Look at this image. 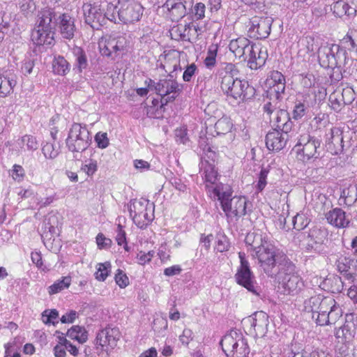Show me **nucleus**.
Listing matches in <instances>:
<instances>
[{
	"mask_svg": "<svg viewBox=\"0 0 357 357\" xmlns=\"http://www.w3.org/2000/svg\"><path fill=\"white\" fill-rule=\"evenodd\" d=\"M319 60L322 66L337 68L342 77H351L357 80V61L340 45L333 44L319 49Z\"/></svg>",
	"mask_w": 357,
	"mask_h": 357,
	"instance_id": "1",
	"label": "nucleus"
},
{
	"mask_svg": "<svg viewBox=\"0 0 357 357\" xmlns=\"http://www.w3.org/2000/svg\"><path fill=\"white\" fill-rule=\"evenodd\" d=\"M246 242L250 243L253 249L252 256L258 259L260 266L267 274L272 272L279 259L284 257L268 238L261 234H249Z\"/></svg>",
	"mask_w": 357,
	"mask_h": 357,
	"instance_id": "2",
	"label": "nucleus"
},
{
	"mask_svg": "<svg viewBox=\"0 0 357 357\" xmlns=\"http://www.w3.org/2000/svg\"><path fill=\"white\" fill-rule=\"evenodd\" d=\"M213 199L220 202L221 207L227 218H240L246 213L247 199L243 196L232 195L228 185L220 184L213 188Z\"/></svg>",
	"mask_w": 357,
	"mask_h": 357,
	"instance_id": "3",
	"label": "nucleus"
},
{
	"mask_svg": "<svg viewBox=\"0 0 357 357\" xmlns=\"http://www.w3.org/2000/svg\"><path fill=\"white\" fill-rule=\"evenodd\" d=\"M236 67L232 63H227L225 75L222 77L220 87L227 98L235 100H243L248 94L249 84L247 81L234 77Z\"/></svg>",
	"mask_w": 357,
	"mask_h": 357,
	"instance_id": "4",
	"label": "nucleus"
},
{
	"mask_svg": "<svg viewBox=\"0 0 357 357\" xmlns=\"http://www.w3.org/2000/svg\"><path fill=\"white\" fill-rule=\"evenodd\" d=\"M130 215L139 228L146 227L154 218V205L148 199L140 198L128 204Z\"/></svg>",
	"mask_w": 357,
	"mask_h": 357,
	"instance_id": "5",
	"label": "nucleus"
},
{
	"mask_svg": "<svg viewBox=\"0 0 357 357\" xmlns=\"http://www.w3.org/2000/svg\"><path fill=\"white\" fill-rule=\"evenodd\" d=\"M222 349L228 357H248L250 349L241 333L231 331L220 342Z\"/></svg>",
	"mask_w": 357,
	"mask_h": 357,
	"instance_id": "6",
	"label": "nucleus"
},
{
	"mask_svg": "<svg viewBox=\"0 0 357 357\" xmlns=\"http://www.w3.org/2000/svg\"><path fill=\"white\" fill-rule=\"evenodd\" d=\"M91 139L88 129L80 123H73L66 139V146L72 152H82L90 144Z\"/></svg>",
	"mask_w": 357,
	"mask_h": 357,
	"instance_id": "7",
	"label": "nucleus"
},
{
	"mask_svg": "<svg viewBox=\"0 0 357 357\" xmlns=\"http://www.w3.org/2000/svg\"><path fill=\"white\" fill-rule=\"evenodd\" d=\"M320 146L319 140L310 137L309 134L300 136L294 149L297 153V158L303 162L319 156L317 149Z\"/></svg>",
	"mask_w": 357,
	"mask_h": 357,
	"instance_id": "8",
	"label": "nucleus"
},
{
	"mask_svg": "<svg viewBox=\"0 0 357 357\" xmlns=\"http://www.w3.org/2000/svg\"><path fill=\"white\" fill-rule=\"evenodd\" d=\"M238 257L240 258L241 264L237 268L235 275L236 282L253 294L259 295L255 276L250 268L249 262L245 259V253L239 252Z\"/></svg>",
	"mask_w": 357,
	"mask_h": 357,
	"instance_id": "9",
	"label": "nucleus"
},
{
	"mask_svg": "<svg viewBox=\"0 0 357 357\" xmlns=\"http://www.w3.org/2000/svg\"><path fill=\"white\" fill-rule=\"evenodd\" d=\"M119 20L123 23L138 22L143 14V7L137 0H119Z\"/></svg>",
	"mask_w": 357,
	"mask_h": 357,
	"instance_id": "10",
	"label": "nucleus"
},
{
	"mask_svg": "<svg viewBox=\"0 0 357 357\" xmlns=\"http://www.w3.org/2000/svg\"><path fill=\"white\" fill-rule=\"evenodd\" d=\"M157 87V94L161 96L162 105L173 102L183 90L182 85L172 77L160 79Z\"/></svg>",
	"mask_w": 357,
	"mask_h": 357,
	"instance_id": "11",
	"label": "nucleus"
},
{
	"mask_svg": "<svg viewBox=\"0 0 357 357\" xmlns=\"http://www.w3.org/2000/svg\"><path fill=\"white\" fill-rule=\"evenodd\" d=\"M246 46L244 54L240 59L247 61L251 69H257L264 66L268 57L267 50L259 45L254 44L250 40L249 44Z\"/></svg>",
	"mask_w": 357,
	"mask_h": 357,
	"instance_id": "12",
	"label": "nucleus"
},
{
	"mask_svg": "<svg viewBox=\"0 0 357 357\" xmlns=\"http://www.w3.org/2000/svg\"><path fill=\"white\" fill-rule=\"evenodd\" d=\"M120 337L121 333L117 328L107 327L98 332L96 342L102 351L108 354L117 346Z\"/></svg>",
	"mask_w": 357,
	"mask_h": 357,
	"instance_id": "13",
	"label": "nucleus"
},
{
	"mask_svg": "<svg viewBox=\"0 0 357 357\" xmlns=\"http://www.w3.org/2000/svg\"><path fill=\"white\" fill-rule=\"evenodd\" d=\"M273 21L271 17H253L250 21V37L257 39L266 38L271 33Z\"/></svg>",
	"mask_w": 357,
	"mask_h": 357,
	"instance_id": "14",
	"label": "nucleus"
},
{
	"mask_svg": "<svg viewBox=\"0 0 357 357\" xmlns=\"http://www.w3.org/2000/svg\"><path fill=\"white\" fill-rule=\"evenodd\" d=\"M126 45L124 37L105 36L98 42L100 52L102 55L110 56L113 52L123 50Z\"/></svg>",
	"mask_w": 357,
	"mask_h": 357,
	"instance_id": "15",
	"label": "nucleus"
},
{
	"mask_svg": "<svg viewBox=\"0 0 357 357\" xmlns=\"http://www.w3.org/2000/svg\"><path fill=\"white\" fill-rule=\"evenodd\" d=\"M280 273L278 280H280L279 288L282 289L284 294H296L303 287L301 279L295 274H286L284 276Z\"/></svg>",
	"mask_w": 357,
	"mask_h": 357,
	"instance_id": "16",
	"label": "nucleus"
},
{
	"mask_svg": "<svg viewBox=\"0 0 357 357\" xmlns=\"http://www.w3.org/2000/svg\"><path fill=\"white\" fill-rule=\"evenodd\" d=\"M82 12L85 22L93 28H97L105 22V17L98 6L84 3Z\"/></svg>",
	"mask_w": 357,
	"mask_h": 357,
	"instance_id": "17",
	"label": "nucleus"
},
{
	"mask_svg": "<svg viewBox=\"0 0 357 357\" xmlns=\"http://www.w3.org/2000/svg\"><path fill=\"white\" fill-rule=\"evenodd\" d=\"M326 46V45H324L319 47L318 43L313 37H304L298 42V56L303 60L310 59L311 56L314 55L317 50L319 54V49Z\"/></svg>",
	"mask_w": 357,
	"mask_h": 357,
	"instance_id": "18",
	"label": "nucleus"
},
{
	"mask_svg": "<svg viewBox=\"0 0 357 357\" xmlns=\"http://www.w3.org/2000/svg\"><path fill=\"white\" fill-rule=\"evenodd\" d=\"M282 131L273 130L268 132L266 137V145L268 149L278 151L285 146L288 140V135L287 130Z\"/></svg>",
	"mask_w": 357,
	"mask_h": 357,
	"instance_id": "19",
	"label": "nucleus"
},
{
	"mask_svg": "<svg viewBox=\"0 0 357 357\" xmlns=\"http://www.w3.org/2000/svg\"><path fill=\"white\" fill-rule=\"evenodd\" d=\"M343 131L340 128L333 127L326 134V143L332 153L337 154L343 150Z\"/></svg>",
	"mask_w": 357,
	"mask_h": 357,
	"instance_id": "20",
	"label": "nucleus"
},
{
	"mask_svg": "<svg viewBox=\"0 0 357 357\" xmlns=\"http://www.w3.org/2000/svg\"><path fill=\"white\" fill-rule=\"evenodd\" d=\"M185 1L167 0L164 4L169 12V15L172 21H178L186 14Z\"/></svg>",
	"mask_w": 357,
	"mask_h": 357,
	"instance_id": "21",
	"label": "nucleus"
},
{
	"mask_svg": "<svg viewBox=\"0 0 357 357\" xmlns=\"http://www.w3.org/2000/svg\"><path fill=\"white\" fill-rule=\"evenodd\" d=\"M326 218L329 224L337 227L344 228L349 224V218L341 208H334L326 214Z\"/></svg>",
	"mask_w": 357,
	"mask_h": 357,
	"instance_id": "22",
	"label": "nucleus"
},
{
	"mask_svg": "<svg viewBox=\"0 0 357 357\" xmlns=\"http://www.w3.org/2000/svg\"><path fill=\"white\" fill-rule=\"evenodd\" d=\"M204 181L208 192L211 198H213V188L220 183H216L218 180V172L215 167L208 162L202 163Z\"/></svg>",
	"mask_w": 357,
	"mask_h": 357,
	"instance_id": "23",
	"label": "nucleus"
},
{
	"mask_svg": "<svg viewBox=\"0 0 357 357\" xmlns=\"http://www.w3.org/2000/svg\"><path fill=\"white\" fill-rule=\"evenodd\" d=\"M268 316L264 312H255L251 319V326L257 336L263 337L268 331Z\"/></svg>",
	"mask_w": 357,
	"mask_h": 357,
	"instance_id": "24",
	"label": "nucleus"
},
{
	"mask_svg": "<svg viewBox=\"0 0 357 357\" xmlns=\"http://www.w3.org/2000/svg\"><path fill=\"white\" fill-rule=\"evenodd\" d=\"M59 27L62 36L66 39H71L74 36L75 25L73 18L67 13L59 15Z\"/></svg>",
	"mask_w": 357,
	"mask_h": 357,
	"instance_id": "25",
	"label": "nucleus"
},
{
	"mask_svg": "<svg viewBox=\"0 0 357 357\" xmlns=\"http://www.w3.org/2000/svg\"><path fill=\"white\" fill-rule=\"evenodd\" d=\"M54 31L51 29L36 28L31 33V39L38 45H51L54 41Z\"/></svg>",
	"mask_w": 357,
	"mask_h": 357,
	"instance_id": "26",
	"label": "nucleus"
},
{
	"mask_svg": "<svg viewBox=\"0 0 357 357\" xmlns=\"http://www.w3.org/2000/svg\"><path fill=\"white\" fill-rule=\"evenodd\" d=\"M271 121L273 122L278 128L282 130L288 131L290 128L291 122L289 121V114L284 109L276 110L270 117Z\"/></svg>",
	"mask_w": 357,
	"mask_h": 357,
	"instance_id": "27",
	"label": "nucleus"
},
{
	"mask_svg": "<svg viewBox=\"0 0 357 357\" xmlns=\"http://www.w3.org/2000/svg\"><path fill=\"white\" fill-rule=\"evenodd\" d=\"M342 314V309L337 303H335L333 309H331L328 314H322L319 320V325L326 326L335 324Z\"/></svg>",
	"mask_w": 357,
	"mask_h": 357,
	"instance_id": "28",
	"label": "nucleus"
},
{
	"mask_svg": "<svg viewBox=\"0 0 357 357\" xmlns=\"http://www.w3.org/2000/svg\"><path fill=\"white\" fill-rule=\"evenodd\" d=\"M248 44L249 40L248 38L239 37L230 41L229 48L236 58L241 59L244 54L246 45Z\"/></svg>",
	"mask_w": 357,
	"mask_h": 357,
	"instance_id": "29",
	"label": "nucleus"
},
{
	"mask_svg": "<svg viewBox=\"0 0 357 357\" xmlns=\"http://www.w3.org/2000/svg\"><path fill=\"white\" fill-rule=\"evenodd\" d=\"M341 199L347 206H352L357 201V184H349L343 189Z\"/></svg>",
	"mask_w": 357,
	"mask_h": 357,
	"instance_id": "30",
	"label": "nucleus"
},
{
	"mask_svg": "<svg viewBox=\"0 0 357 357\" xmlns=\"http://www.w3.org/2000/svg\"><path fill=\"white\" fill-rule=\"evenodd\" d=\"M190 26L189 24L174 26L169 31L171 38L175 40H188V32Z\"/></svg>",
	"mask_w": 357,
	"mask_h": 357,
	"instance_id": "31",
	"label": "nucleus"
},
{
	"mask_svg": "<svg viewBox=\"0 0 357 357\" xmlns=\"http://www.w3.org/2000/svg\"><path fill=\"white\" fill-rule=\"evenodd\" d=\"M333 13L340 17L343 15L352 16L354 15L356 12L354 8L351 7L344 1H338L335 2L333 6Z\"/></svg>",
	"mask_w": 357,
	"mask_h": 357,
	"instance_id": "32",
	"label": "nucleus"
},
{
	"mask_svg": "<svg viewBox=\"0 0 357 357\" xmlns=\"http://www.w3.org/2000/svg\"><path fill=\"white\" fill-rule=\"evenodd\" d=\"M54 17V13L50 9H43L38 15V24L36 28L47 29L53 30L52 21Z\"/></svg>",
	"mask_w": 357,
	"mask_h": 357,
	"instance_id": "33",
	"label": "nucleus"
},
{
	"mask_svg": "<svg viewBox=\"0 0 357 357\" xmlns=\"http://www.w3.org/2000/svg\"><path fill=\"white\" fill-rule=\"evenodd\" d=\"M321 295H316L307 299L304 302V310L307 312L312 313V318L315 320L320 304L321 303Z\"/></svg>",
	"mask_w": 357,
	"mask_h": 357,
	"instance_id": "34",
	"label": "nucleus"
},
{
	"mask_svg": "<svg viewBox=\"0 0 357 357\" xmlns=\"http://www.w3.org/2000/svg\"><path fill=\"white\" fill-rule=\"evenodd\" d=\"M335 301L331 296L323 297L321 296V303L320 304L319 310L315 318L316 323L319 324V320L322 314H328L331 309L334 307Z\"/></svg>",
	"mask_w": 357,
	"mask_h": 357,
	"instance_id": "35",
	"label": "nucleus"
},
{
	"mask_svg": "<svg viewBox=\"0 0 357 357\" xmlns=\"http://www.w3.org/2000/svg\"><path fill=\"white\" fill-rule=\"evenodd\" d=\"M68 337L78 341L79 343H84L87 340V333L86 330L79 326H74L67 332Z\"/></svg>",
	"mask_w": 357,
	"mask_h": 357,
	"instance_id": "36",
	"label": "nucleus"
},
{
	"mask_svg": "<svg viewBox=\"0 0 357 357\" xmlns=\"http://www.w3.org/2000/svg\"><path fill=\"white\" fill-rule=\"evenodd\" d=\"M233 128V123L230 118L223 116L215 124V129L218 135H225L229 132Z\"/></svg>",
	"mask_w": 357,
	"mask_h": 357,
	"instance_id": "37",
	"label": "nucleus"
},
{
	"mask_svg": "<svg viewBox=\"0 0 357 357\" xmlns=\"http://www.w3.org/2000/svg\"><path fill=\"white\" fill-rule=\"evenodd\" d=\"M71 283L70 277H63L61 280H58L53 284L49 287V294H57L65 289H68Z\"/></svg>",
	"mask_w": 357,
	"mask_h": 357,
	"instance_id": "38",
	"label": "nucleus"
},
{
	"mask_svg": "<svg viewBox=\"0 0 357 357\" xmlns=\"http://www.w3.org/2000/svg\"><path fill=\"white\" fill-rule=\"evenodd\" d=\"M53 70L61 75L66 74L69 71V65L63 56H58L53 61Z\"/></svg>",
	"mask_w": 357,
	"mask_h": 357,
	"instance_id": "39",
	"label": "nucleus"
},
{
	"mask_svg": "<svg viewBox=\"0 0 357 357\" xmlns=\"http://www.w3.org/2000/svg\"><path fill=\"white\" fill-rule=\"evenodd\" d=\"M111 271V264L108 261L96 265L95 278L99 281H105Z\"/></svg>",
	"mask_w": 357,
	"mask_h": 357,
	"instance_id": "40",
	"label": "nucleus"
},
{
	"mask_svg": "<svg viewBox=\"0 0 357 357\" xmlns=\"http://www.w3.org/2000/svg\"><path fill=\"white\" fill-rule=\"evenodd\" d=\"M73 54L76 57V67L81 72L83 69H85L88 66L86 54L82 48L77 47L73 49Z\"/></svg>",
	"mask_w": 357,
	"mask_h": 357,
	"instance_id": "41",
	"label": "nucleus"
},
{
	"mask_svg": "<svg viewBox=\"0 0 357 357\" xmlns=\"http://www.w3.org/2000/svg\"><path fill=\"white\" fill-rule=\"evenodd\" d=\"M42 152L47 159H54L59 154V147L52 143L47 142L42 148Z\"/></svg>",
	"mask_w": 357,
	"mask_h": 357,
	"instance_id": "42",
	"label": "nucleus"
},
{
	"mask_svg": "<svg viewBox=\"0 0 357 357\" xmlns=\"http://www.w3.org/2000/svg\"><path fill=\"white\" fill-rule=\"evenodd\" d=\"M330 107L335 111H340L341 109L344 106L345 103L342 99V96L340 93L335 92L331 94L329 97Z\"/></svg>",
	"mask_w": 357,
	"mask_h": 357,
	"instance_id": "43",
	"label": "nucleus"
},
{
	"mask_svg": "<svg viewBox=\"0 0 357 357\" xmlns=\"http://www.w3.org/2000/svg\"><path fill=\"white\" fill-rule=\"evenodd\" d=\"M59 313L56 310H45L42 313L41 319L45 324L54 325L58 323Z\"/></svg>",
	"mask_w": 357,
	"mask_h": 357,
	"instance_id": "44",
	"label": "nucleus"
},
{
	"mask_svg": "<svg viewBox=\"0 0 357 357\" xmlns=\"http://www.w3.org/2000/svg\"><path fill=\"white\" fill-rule=\"evenodd\" d=\"M309 220L304 214H297L292 219L294 228L296 230H301L305 228L309 224Z\"/></svg>",
	"mask_w": 357,
	"mask_h": 357,
	"instance_id": "45",
	"label": "nucleus"
},
{
	"mask_svg": "<svg viewBox=\"0 0 357 357\" xmlns=\"http://www.w3.org/2000/svg\"><path fill=\"white\" fill-rule=\"evenodd\" d=\"M97 169V161L93 159L86 160L81 167V170L85 172L89 176H93L96 173Z\"/></svg>",
	"mask_w": 357,
	"mask_h": 357,
	"instance_id": "46",
	"label": "nucleus"
},
{
	"mask_svg": "<svg viewBox=\"0 0 357 357\" xmlns=\"http://www.w3.org/2000/svg\"><path fill=\"white\" fill-rule=\"evenodd\" d=\"M13 179L17 182H22L25 176V171L20 165H14L9 172Z\"/></svg>",
	"mask_w": 357,
	"mask_h": 357,
	"instance_id": "47",
	"label": "nucleus"
},
{
	"mask_svg": "<svg viewBox=\"0 0 357 357\" xmlns=\"http://www.w3.org/2000/svg\"><path fill=\"white\" fill-rule=\"evenodd\" d=\"M103 16L105 19L107 18L111 22H116L119 19V6H116L112 3L108 4Z\"/></svg>",
	"mask_w": 357,
	"mask_h": 357,
	"instance_id": "48",
	"label": "nucleus"
},
{
	"mask_svg": "<svg viewBox=\"0 0 357 357\" xmlns=\"http://www.w3.org/2000/svg\"><path fill=\"white\" fill-rule=\"evenodd\" d=\"M17 5L20 10L25 15L32 13L36 8L33 0H18Z\"/></svg>",
	"mask_w": 357,
	"mask_h": 357,
	"instance_id": "49",
	"label": "nucleus"
},
{
	"mask_svg": "<svg viewBox=\"0 0 357 357\" xmlns=\"http://www.w3.org/2000/svg\"><path fill=\"white\" fill-rule=\"evenodd\" d=\"M284 81V77L281 73L278 71H273L271 73L269 77L266 79V85L268 87L274 86V85H278L279 82Z\"/></svg>",
	"mask_w": 357,
	"mask_h": 357,
	"instance_id": "50",
	"label": "nucleus"
},
{
	"mask_svg": "<svg viewBox=\"0 0 357 357\" xmlns=\"http://www.w3.org/2000/svg\"><path fill=\"white\" fill-rule=\"evenodd\" d=\"M217 49L210 47L204 59V64L208 68H212L216 63Z\"/></svg>",
	"mask_w": 357,
	"mask_h": 357,
	"instance_id": "51",
	"label": "nucleus"
},
{
	"mask_svg": "<svg viewBox=\"0 0 357 357\" xmlns=\"http://www.w3.org/2000/svg\"><path fill=\"white\" fill-rule=\"evenodd\" d=\"M167 327L168 322L166 318L159 317L154 319L153 328L155 332L162 334L167 329Z\"/></svg>",
	"mask_w": 357,
	"mask_h": 357,
	"instance_id": "52",
	"label": "nucleus"
},
{
	"mask_svg": "<svg viewBox=\"0 0 357 357\" xmlns=\"http://www.w3.org/2000/svg\"><path fill=\"white\" fill-rule=\"evenodd\" d=\"M285 90V81L284 82H279L278 85H274V86L268 87V93L271 96H273L276 99H278L282 93L284 92Z\"/></svg>",
	"mask_w": 357,
	"mask_h": 357,
	"instance_id": "53",
	"label": "nucleus"
},
{
	"mask_svg": "<svg viewBox=\"0 0 357 357\" xmlns=\"http://www.w3.org/2000/svg\"><path fill=\"white\" fill-rule=\"evenodd\" d=\"M115 282L121 288H125L129 284V279L123 271L118 269L115 274Z\"/></svg>",
	"mask_w": 357,
	"mask_h": 357,
	"instance_id": "54",
	"label": "nucleus"
},
{
	"mask_svg": "<svg viewBox=\"0 0 357 357\" xmlns=\"http://www.w3.org/2000/svg\"><path fill=\"white\" fill-rule=\"evenodd\" d=\"M344 43H349L357 54V30H352L344 37Z\"/></svg>",
	"mask_w": 357,
	"mask_h": 357,
	"instance_id": "55",
	"label": "nucleus"
},
{
	"mask_svg": "<svg viewBox=\"0 0 357 357\" xmlns=\"http://www.w3.org/2000/svg\"><path fill=\"white\" fill-rule=\"evenodd\" d=\"M95 140L100 149H105L109 145V139L106 132H98L95 136Z\"/></svg>",
	"mask_w": 357,
	"mask_h": 357,
	"instance_id": "56",
	"label": "nucleus"
},
{
	"mask_svg": "<svg viewBox=\"0 0 357 357\" xmlns=\"http://www.w3.org/2000/svg\"><path fill=\"white\" fill-rule=\"evenodd\" d=\"M12 89L13 86H10V81L6 78L2 79L0 77V96H6Z\"/></svg>",
	"mask_w": 357,
	"mask_h": 357,
	"instance_id": "57",
	"label": "nucleus"
},
{
	"mask_svg": "<svg viewBox=\"0 0 357 357\" xmlns=\"http://www.w3.org/2000/svg\"><path fill=\"white\" fill-rule=\"evenodd\" d=\"M325 282L326 284H329V283L334 284V286H332L331 289L333 292L334 291H340L342 289V282L341 280V278L337 276L332 275V276L326 278Z\"/></svg>",
	"mask_w": 357,
	"mask_h": 357,
	"instance_id": "58",
	"label": "nucleus"
},
{
	"mask_svg": "<svg viewBox=\"0 0 357 357\" xmlns=\"http://www.w3.org/2000/svg\"><path fill=\"white\" fill-rule=\"evenodd\" d=\"M345 105H349L355 100V92L351 88H347L342 90L340 93Z\"/></svg>",
	"mask_w": 357,
	"mask_h": 357,
	"instance_id": "59",
	"label": "nucleus"
},
{
	"mask_svg": "<svg viewBox=\"0 0 357 357\" xmlns=\"http://www.w3.org/2000/svg\"><path fill=\"white\" fill-rule=\"evenodd\" d=\"M22 142L23 144H26L29 150H36L38 146L36 138L31 135H24L22 138Z\"/></svg>",
	"mask_w": 357,
	"mask_h": 357,
	"instance_id": "60",
	"label": "nucleus"
},
{
	"mask_svg": "<svg viewBox=\"0 0 357 357\" xmlns=\"http://www.w3.org/2000/svg\"><path fill=\"white\" fill-rule=\"evenodd\" d=\"M153 255L154 252L153 251H149L148 252L140 251L137 254V257L138 263L141 265H144L151 260V259L153 257Z\"/></svg>",
	"mask_w": 357,
	"mask_h": 357,
	"instance_id": "61",
	"label": "nucleus"
},
{
	"mask_svg": "<svg viewBox=\"0 0 357 357\" xmlns=\"http://www.w3.org/2000/svg\"><path fill=\"white\" fill-rule=\"evenodd\" d=\"M337 267L340 273L347 272L350 268V260L345 257H340L337 261Z\"/></svg>",
	"mask_w": 357,
	"mask_h": 357,
	"instance_id": "62",
	"label": "nucleus"
},
{
	"mask_svg": "<svg viewBox=\"0 0 357 357\" xmlns=\"http://www.w3.org/2000/svg\"><path fill=\"white\" fill-rule=\"evenodd\" d=\"M197 71V66L195 63L188 66L183 75V79L185 82H190Z\"/></svg>",
	"mask_w": 357,
	"mask_h": 357,
	"instance_id": "63",
	"label": "nucleus"
},
{
	"mask_svg": "<svg viewBox=\"0 0 357 357\" xmlns=\"http://www.w3.org/2000/svg\"><path fill=\"white\" fill-rule=\"evenodd\" d=\"M306 107L302 103L295 105L293 110L292 116L294 119H300L305 114Z\"/></svg>",
	"mask_w": 357,
	"mask_h": 357,
	"instance_id": "64",
	"label": "nucleus"
}]
</instances>
